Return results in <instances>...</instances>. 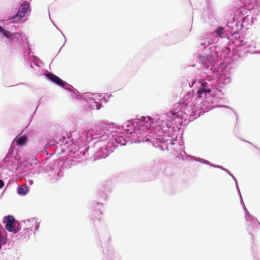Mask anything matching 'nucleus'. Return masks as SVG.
Instances as JSON below:
<instances>
[{
  "instance_id": "obj_1",
  "label": "nucleus",
  "mask_w": 260,
  "mask_h": 260,
  "mask_svg": "<svg viewBox=\"0 0 260 260\" xmlns=\"http://www.w3.org/2000/svg\"><path fill=\"white\" fill-rule=\"evenodd\" d=\"M174 118V116L171 114L170 111L167 114H157L154 118L148 116L141 119H131L125 122L123 128L127 133L133 132L138 134V141L143 139L137 143L150 142L161 150L168 151L169 145H173L177 141L171 136L181 129Z\"/></svg>"
},
{
  "instance_id": "obj_2",
  "label": "nucleus",
  "mask_w": 260,
  "mask_h": 260,
  "mask_svg": "<svg viewBox=\"0 0 260 260\" xmlns=\"http://www.w3.org/2000/svg\"><path fill=\"white\" fill-rule=\"evenodd\" d=\"M67 138L64 136H59L56 139L49 140L45 144L44 148L42 150V152H45L47 155L52 156L55 153L57 154H63L68 149L70 154H73L74 158H79L86 160L87 157L86 155H89L90 153L93 161L105 158L108 156V151H106V147L101 142H94L90 146L84 143H72L69 145V141H71V138L66 133Z\"/></svg>"
},
{
  "instance_id": "obj_3",
  "label": "nucleus",
  "mask_w": 260,
  "mask_h": 260,
  "mask_svg": "<svg viewBox=\"0 0 260 260\" xmlns=\"http://www.w3.org/2000/svg\"><path fill=\"white\" fill-rule=\"evenodd\" d=\"M124 125L125 123L121 125L118 130L110 131V126L108 123L101 122L91 127H87L83 133V137H85L86 142L99 139L94 142H102L105 146L109 155L118 147V145L124 146L128 142L137 143V142L140 141H138V137L137 136V134H134L133 132L129 134L124 130L123 126ZM142 140L141 139L140 141Z\"/></svg>"
},
{
  "instance_id": "obj_4",
  "label": "nucleus",
  "mask_w": 260,
  "mask_h": 260,
  "mask_svg": "<svg viewBox=\"0 0 260 260\" xmlns=\"http://www.w3.org/2000/svg\"><path fill=\"white\" fill-rule=\"evenodd\" d=\"M215 81V80H197L191 79L190 81L187 80L183 83L185 86L188 84L189 88L192 87L197 83L200 84V86L197 87L198 90L194 92V96L195 104L198 111V116L214 108L212 99L223 94L221 90L213 89V84Z\"/></svg>"
},
{
  "instance_id": "obj_5",
  "label": "nucleus",
  "mask_w": 260,
  "mask_h": 260,
  "mask_svg": "<svg viewBox=\"0 0 260 260\" xmlns=\"http://www.w3.org/2000/svg\"><path fill=\"white\" fill-rule=\"evenodd\" d=\"M194 96V90L192 89L183 96L181 101L175 104L171 110L174 121L179 125H185L199 117Z\"/></svg>"
},
{
  "instance_id": "obj_6",
  "label": "nucleus",
  "mask_w": 260,
  "mask_h": 260,
  "mask_svg": "<svg viewBox=\"0 0 260 260\" xmlns=\"http://www.w3.org/2000/svg\"><path fill=\"white\" fill-rule=\"evenodd\" d=\"M243 27V24L238 20H233V21L228 22L225 26H218L213 32L209 34L205 42L201 43L200 45L204 47L205 50H211V47L209 46L217 43L219 38L221 39L226 38L229 39L230 36L238 34Z\"/></svg>"
},
{
  "instance_id": "obj_7",
  "label": "nucleus",
  "mask_w": 260,
  "mask_h": 260,
  "mask_svg": "<svg viewBox=\"0 0 260 260\" xmlns=\"http://www.w3.org/2000/svg\"><path fill=\"white\" fill-rule=\"evenodd\" d=\"M46 78L49 81L55 84L56 85L63 88L64 89L71 92V96L73 99H76L80 100L81 94L72 85L63 81L60 78L51 72H48L45 74Z\"/></svg>"
},
{
  "instance_id": "obj_8",
  "label": "nucleus",
  "mask_w": 260,
  "mask_h": 260,
  "mask_svg": "<svg viewBox=\"0 0 260 260\" xmlns=\"http://www.w3.org/2000/svg\"><path fill=\"white\" fill-rule=\"evenodd\" d=\"M241 4L236 11L237 15L250 14L257 15L260 12V0H240Z\"/></svg>"
},
{
  "instance_id": "obj_9",
  "label": "nucleus",
  "mask_w": 260,
  "mask_h": 260,
  "mask_svg": "<svg viewBox=\"0 0 260 260\" xmlns=\"http://www.w3.org/2000/svg\"><path fill=\"white\" fill-rule=\"evenodd\" d=\"M209 53H207L204 50V52L199 55V61L205 67V72L206 75H210L212 73L217 71V68L215 66V58L213 55L214 51L209 50Z\"/></svg>"
},
{
  "instance_id": "obj_10",
  "label": "nucleus",
  "mask_w": 260,
  "mask_h": 260,
  "mask_svg": "<svg viewBox=\"0 0 260 260\" xmlns=\"http://www.w3.org/2000/svg\"><path fill=\"white\" fill-rule=\"evenodd\" d=\"M0 33L10 41V46L13 49H19L23 43V34L22 32H11L6 30L0 24Z\"/></svg>"
},
{
  "instance_id": "obj_11",
  "label": "nucleus",
  "mask_w": 260,
  "mask_h": 260,
  "mask_svg": "<svg viewBox=\"0 0 260 260\" xmlns=\"http://www.w3.org/2000/svg\"><path fill=\"white\" fill-rule=\"evenodd\" d=\"M215 80L216 81L213 84L214 90H219L217 87L223 88L224 85L231 82V78L225 75L221 74L217 69V71L211 73L210 75H206V77L201 78L199 80Z\"/></svg>"
},
{
  "instance_id": "obj_12",
  "label": "nucleus",
  "mask_w": 260,
  "mask_h": 260,
  "mask_svg": "<svg viewBox=\"0 0 260 260\" xmlns=\"http://www.w3.org/2000/svg\"><path fill=\"white\" fill-rule=\"evenodd\" d=\"M23 43L20 48H22L23 49V57L24 60L26 62H28L31 60L36 66L40 67L39 63L40 62L43 63L42 61L37 56L33 54V52L30 48V45L27 40V38L25 35H23Z\"/></svg>"
},
{
  "instance_id": "obj_13",
  "label": "nucleus",
  "mask_w": 260,
  "mask_h": 260,
  "mask_svg": "<svg viewBox=\"0 0 260 260\" xmlns=\"http://www.w3.org/2000/svg\"><path fill=\"white\" fill-rule=\"evenodd\" d=\"M28 137L29 135L26 133L23 135H21V134L18 135L11 144L8 152L4 160L8 159L7 161H9V159L10 158L14 157V153L15 151V145L20 147L25 146L28 142Z\"/></svg>"
},
{
  "instance_id": "obj_14",
  "label": "nucleus",
  "mask_w": 260,
  "mask_h": 260,
  "mask_svg": "<svg viewBox=\"0 0 260 260\" xmlns=\"http://www.w3.org/2000/svg\"><path fill=\"white\" fill-rule=\"evenodd\" d=\"M3 223L5 224V230L14 234L18 233L21 229L20 222L12 215L4 216Z\"/></svg>"
},
{
  "instance_id": "obj_15",
  "label": "nucleus",
  "mask_w": 260,
  "mask_h": 260,
  "mask_svg": "<svg viewBox=\"0 0 260 260\" xmlns=\"http://www.w3.org/2000/svg\"><path fill=\"white\" fill-rule=\"evenodd\" d=\"M31 11L30 5L29 2L23 1L19 6L16 13L10 17L9 19L13 23L18 22L22 18L25 17L27 13Z\"/></svg>"
},
{
  "instance_id": "obj_16",
  "label": "nucleus",
  "mask_w": 260,
  "mask_h": 260,
  "mask_svg": "<svg viewBox=\"0 0 260 260\" xmlns=\"http://www.w3.org/2000/svg\"><path fill=\"white\" fill-rule=\"evenodd\" d=\"M94 94L90 92H86L81 94L80 100L84 101L86 103L85 108L88 110H100L102 107L101 103L97 102L92 97Z\"/></svg>"
},
{
  "instance_id": "obj_17",
  "label": "nucleus",
  "mask_w": 260,
  "mask_h": 260,
  "mask_svg": "<svg viewBox=\"0 0 260 260\" xmlns=\"http://www.w3.org/2000/svg\"><path fill=\"white\" fill-rule=\"evenodd\" d=\"M63 173L58 167H55L47 172L46 179L49 183L58 182L63 176Z\"/></svg>"
},
{
  "instance_id": "obj_18",
  "label": "nucleus",
  "mask_w": 260,
  "mask_h": 260,
  "mask_svg": "<svg viewBox=\"0 0 260 260\" xmlns=\"http://www.w3.org/2000/svg\"><path fill=\"white\" fill-rule=\"evenodd\" d=\"M112 189L109 183L104 184L103 185L100 186L98 190L97 196L99 198L100 201H106L108 198V193L111 192Z\"/></svg>"
},
{
  "instance_id": "obj_19",
  "label": "nucleus",
  "mask_w": 260,
  "mask_h": 260,
  "mask_svg": "<svg viewBox=\"0 0 260 260\" xmlns=\"http://www.w3.org/2000/svg\"><path fill=\"white\" fill-rule=\"evenodd\" d=\"M102 203L97 202H93L91 204V209L92 210V214L91 220L95 222V219L100 220V216L102 214V212L101 210V207L103 206Z\"/></svg>"
},
{
  "instance_id": "obj_20",
  "label": "nucleus",
  "mask_w": 260,
  "mask_h": 260,
  "mask_svg": "<svg viewBox=\"0 0 260 260\" xmlns=\"http://www.w3.org/2000/svg\"><path fill=\"white\" fill-rule=\"evenodd\" d=\"M245 219L249 223L248 224L247 230L248 231L249 234L251 236L252 242H254V236L251 233L252 230L250 229V228L251 227L252 228H253L257 224H259L260 225V223L258 222L257 219L255 217L252 215L251 214L246 215Z\"/></svg>"
},
{
  "instance_id": "obj_21",
  "label": "nucleus",
  "mask_w": 260,
  "mask_h": 260,
  "mask_svg": "<svg viewBox=\"0 0 260 260\" xmlns=\"http://www.w3.org/2000/svg\"><path fill=\"white\" fill-rule=\"evenodd\" d=\"M177 34L175 31H170L166 34V39L168 41V45L175 44L177 42Z\"/></svg>"
},
{
  "instance_id": "obj_22",
  "label": "nucleus",
  "mask_w": 260,
  "mask_h": 260,
  "mask_svg": "<svg viewBox=\"0 0 260 260\" xmlns=\"http://www.w3.org/2000/svg\"><path fill=\"white\" fill-rule=\"evenodd\" d=\"M239 42L240 43V45L241 46L247 48H253L255 49L256 48V46L259 45V44H257L254 41H251L250 42H249L248 41H245L244 39H240L239 40Z\"/></svg>"
},
{
  "instance_id": "obj_23",
  "label": "nucleus",
  "mask_w": 260,
  "mask_h": 260,
  "mask_svg": "<svg viewBox=\"0 0 260 260\" xmlns=\"http://www.w3.org/2000/svg\"><path fill=\"white\" fill-rule=\"evenodd\" d=\"M29 189L30 188L26 184L23 185H18L17 192L21 196H24L28 192Z\"/></svg>"
},
{
  "instance_id": "obj_24",
  "label": "nucleus",
  "mask_w": 260,
  "mask_h": 260,
  "mask_svg": "<svg viewBox=\"0 0 260 260\" xmlns=\"http://www.w3.org/2000/svg\"><path fill=\"white\" fill-rule=\"evenodd\" d=\"M251 251L253 260H260L258 249L256 244L254 242H251Z\"/></svg>"
},
{
  "instance_id": "obj_25",
  "label": "nucleus",
  "mask_w": 260,
  "mask_h": 260,
  "mask_svg": "<svg viewBox=\"0 0 260 260\" xmlns=\"http://www.w3.org/2000/svg\"><path fill=\"white\" fill-rule=\"evenodd\" d=\"M3 233H0V250L2 246L5 245L8 241L7 232L5 230H3Z\"/></svg>"
},
{
  "instance_id": "obj_26",
  "label": "nucleus",
  "mask_w": 260,
  "mask_h": 260,
  "mask_svg": "<svg viewBox=\"0 0 260 260\" xmlns=\"http://www.w3.org/2000/svg\"><path fill=\"white\" fill-rule=\"evenodd\" d=\"M32 232V225L30 227L24 228V230L19 235H21L20 237H23L24 239H27L29 237V235H31Z\"/></svg>"
},
{
  "instance_id": "obj_27",
  "label": "nucleus",
  "mask_w": 260,
  "mask_h": 260,
  "mask_svg": "<svg viewBox=\"0 0 260 260\" xmlns=\"http://www.w3.org/2000/svg\"><path fill=\"white\" fill-rule=\"evenodd\" d=\"M192 157L193 158V160L194 161H198L205 165H207L212 167L213 164L207 160L204 159L200 157H197L196 156H192Z\"/></svg>"
},
{
  "instance_id": "obj_28",
  "label": "nucleus",
  "mask_w": 260,
  "mask_h": 260,
  "mask_svg": "<svg viewBox=\"0 0 260 260\" xmlns=\"http://www.w3.org/2000/svg\"><path fill=\"white\" fill-rule=\"evenodd\" d=\"M219 107H224V108H229V109H231L232 110H233L236 116V118H237V122H236V126L238 125V114L235 111H234L233 109L231 108V107H230L229 106H226V105H220L219 106Z\"/></svg>"
},
{
  "instance_id": "obj_29",
  "label": "nucleus",
  "mask_w": 260,
  "mask_h": 260,
  "mask_svg": "<svg viewBox=\"0 0 260 260\" xmlns=\"http://www.w3.org/2000/svg\"><path fill=\"white\" fill-rule=\"evenodd\" d=\"M241 204L242 205V207H243V210H244V214H245V216L246 217V215H249V214H250L247 209L246 208L245 204H244V202L243 201V203L242 202H240Z\"/></svg>"
},
{
  "instance_id": "obj_30",
  "label": "nucleus",
  "mask_w": 260,
  "mask_h": 260,
  "mask_svg": "<svg viewBox=\"0 0 260 260\" xmlns=\"http://www.w3.org/2000/svg\"><path fill=\"white\" fill-rule=\"evenodd\" d=\"M74 162L75 161L73 159L67 160L66 161L64 162V166L67 167V166H70V165H73L75 164Z\"/></svg>"
},
{
  "instance_id": "obj_31",
  "label": "nucleus",
  "mask_w": 260,
  "mask_h": 260,
  "mask_svg": "<svg viewBox=\"0 0 260 260\" xmlns=\"http://www.w3.org/2000/svg\"><path fill=\"white\" fill-rule=\"evenodd\" d=\"M212 167L221 169V170H223V171H224V170H225V169H226V168H224L222 166H220V165H215V164H212Z\"/></svg>"
},
{
  "instance_id": "obj_32",
  "label": "nucleus",
  "mask_w": 260,
  "mask_h": 260,
  "mask_svg": "<svg viewBox=\"0 0 260 260\" xmlns=\"http://www.w3.org/2000/svg\"><path fill=\"white\" fill-rule=\"evenodd\" d=\"M54 25H55V27L57 28V29H58V30H59V31H60V32H61V35L63 36V38H64V42L63 44L62 45V46L61 47V48H60V49H59V50L58 53H59V52H60V50H61V48L63 47V46L64 45L65 43H66V42H67V39H66V37L64 36V35H63V34L62 33V32L60 29H59L58 28V27H57L55 24H54Z\"/></svg>"
},
{
  "instance_id": "obj_33",
  "label": "nucleus",
  "mask_w": 260,
  "mask_h": 260,
  "mask_svg": "<svg viewBox=\"0 0 260 260\" xmlns=\"http://www.w3.org/2000/svg\"><path fill=\"white\" fill-rule=\"evenodd\" d=\"M223 52L224 53V57H225L226 55L231 53V49H229V47H227L226 50H224Z\"/></svg>"
},
{
  "instance_id": "obj_34",
  "label": "nucleus",
  "mask_w": 260,
  "mask_h": 260,
  "mask_svg": "<svg viewBox=\"0 0 260 260\" xmlns=\"http://www.w3.org/2000/svg\"><path fill=\"white\" fill-rule=\"evenodd\" d=\"M237 190V192H238V194L239 196V198H240V202H242L243 203V198H242V194H241V191H240V189H238Z\"/></svg>"
},
{
  "instance_id": "obj_35",
  "label": "nucleus",
  "mask_w": 260,
  "mask_h": 260,
  "mask_svg": "<svg viewBox=\"0 0 260 260\" xmlns=\"http://www.w3.org/2000/svg\"><path fill=\"white\" fill-rule=\"evenodd\" d=\"M22 222H23L24 223H25L26 225H28V226L30 225V219L24 220H23Z\"/></svg>"
},
{
  "instance_id": "obj_36",
  "label": "nucleus",
  "mask_w": 260,
  "mask_h": 260,
  "mask_svg": "<svg viewBox=\"0 0 260 260\" xmlns=\"http://www.w3.org/2000/svg\"><path fill=\"white\" fill-rule=\"evenodd\" d=\"M251 51L253 52V53L254 54H260V50H253L252 49H251Z\"/></svg>"
},
{
  "instance_id": "obj_37",
  "label": "nucleus",
  "mask_w": 260,
  "mask_h": 260,
  "mask_svg": "<svg viewBox=\"0 0 260 260\" xmlns=\"http://www.w3.org/2000/svg\"><path fill=\"white\" fill-rule=\"evenodd\" d=\"M27 182H28V184H29V185H32V184H33V183H34V181H33V180H31V179H29V180H27Z\"/></svg>"
},
{
  "instance_id": "obj_38",
  "label": "nucleus",
  "mask_w": 260,
  "mask_h": 260,
  "mask_svg": "<svg viewBox=\"0 0 260 260\" xmlns=\"http://www.w3.org/2000/svg\"><path fill=\"white\" fill-rule=\"evenodd\" d=\"M235 182V186H236V189L237 190L239 189L240 188H239V186L238 181H236V182Z\"/></svg>"
},
{
  "instance_id": "obj_39",
  "label": "nucleus",
  "mask_w": 260,
  "mask_h": 260,
  "mask_svg": "<svg viewBox=\"0 0 260 260\" xmlns=\"http://www.w3.org/2000/svg\"><path fill=\"white\" fill-rule=\"evenodd\" d=\"M39 227H40L39 223H38L36 224V225L35 226V229L36 231H37V230H38Z\"/></svg>"
},
{
  "instance_id": "obj_40",
  "label": "nucleus",
  "mask_w": 260,
  "mask_h": 260,
  "mask_svg": "<svg viewBox=\"0 0 260 260\" xmlns=\"http://www.w3.org/2000/svg\"><path fill=\"white\" fill-rule=\"evenodd\" d=\"M231 177L233 178L235 182H236V181H237L236 178L234 176V175Z\"/></svg>"
},
{
  "instance_id": "obj_41",
  "label": "nucleus",
  "mask_w": 260,
  "mask_h": 260,
  "mask_svg": "<svg viewBox=\"0 0 260 260\" xmlns=\"http://www.w3.org/2000/svg\"><path fill=\"white\" fill-rule=\"evenodd\" d=\"M28 63H30V67L32 69H34V67L32 65V63H31V60L30 61V62H28Z\"/></svg>"
},
{
  "instance_id": "obj_42",
  "label": "nucleus",
  "mask_w": 260,
  "mask_h": 260,
  "mask_svg": "<svg viewBox=\"0 0 260 260\" xmlns=\"http://www.w3.org/2000/svg\"><path fill=\"white\" fill-rule=\"evenodd\" d=\"M19 84H22V85H25V86H28V84H27L26 83H19L17 85H19Z\"/></svg>"
},
{
  "instance_id": "obj_43",
  "label": "nucleus",
  "mask_w": 260,
  "mask_h": 260,
  "mask_svg": "<svg viewBox=\"0 0 260 260\" xmlns=\"http://www.w3.org/2000/svg\"><path fill=\"white\" fill-rule=\"evenodd\" d=\"M224 172H225L228 174L230 173V171L227 169H226L225 170H224Z\"/></svg>"
},
{
  "instance_id": "obj_44",
  "label": "nucleus",
  "mask_w": 260,
  "mask_h": 260,
  "mask_svg": "<svg viewBox=\"0 0 260 260\" xmlns=\"http://www.w3.org/2000/svg\"><path fill=\"white\" fill-rule=\"evenodd\" d=\"M106 234L107 235L108 239H110V235H109V233L108 232H106Z\"/></svg>"
},
{
  "instance_id": "obj_45",
  "label": "nucleus",
  "mask_w": 260,
  "mask_h": 260,
  "mask_svg": "<svg viewBox=\"0 0 260 260\" xmlns=\"http://www.w3.org/2000/svg\"><path fill=\"white\" fill-rule=\"evenodd\" d=\"M102 240L101 239H100V242L99 243V245H101V246H102Z\"/></svg>"
},
{
  "instance_id": "obj_46",
  "label": "nucleus",
  "mask_w": 260,
  "mask_h": 260,
  "mask_svg": "<svg viewBox=\"0 0 260 260\" xmlns=\"http://www.w3.org/2000/svg\"><path fill=\"white\" fill-rule=\"evenodd\" d=\"M254 20H256V18H253V17H252L251 18V21L252 23H253V21Z\"/></svg>"
},
{
  "instance_id": "obj_47",
  "label": "nucleus",
  "mask_w": 260,
  "mask_h": 260,
  "mask_svg": "<svg viewBox=\"0 0 260 260\" xmlns=\"http://www.w3.org/2000/svg\"><path fill=\"white\" fill-rule=\"evenodd\" d=\"M229 175L231 177H232V176L233 175V174H232L231 172L229 174Z\"/></svg>"
},
{
  "instance_id": "obj_48",
  "label": "nucleus",
  "mask_w": 260,
  "mask_h": 260,
  "mask_svg": "<svg viewBox=\"0 0 260 260\" xmlns=\"http://www.w3.org/2000/svg\"><path fill=\"white\" fill-rule=\"evenodd\" d=\"M229 175L231 177H232V176L233 175V174H232L231 172L229 174Z\"/></svg>"
},
{
  "instance_id": "obj_49",
  "label": "nucleus",
  "mask_w": 260,
  "mask_h": 260,
  "mask_svg": "<svg viewBox=\"0 0 260 260\" xmlns=\"http://www.w3.org/2000/svg\"><path fill=\"white\" fill-rule=\"evenodd\" d=\"M16 239H19V237H17V236L16 235Z\"/></svg>"
},
{
  "instance_id": "obj_50",
  "label": "nucleus",
  "mask_w": 260,
  "mask_h": 260,
  "mask_svg": "<svg viewBox=\"0 0 260 260\" xmlns=\"http://www.w3.org/2000/svg\"><path fill=\"white\" fill-rule=\"evenodd\" d=\"M48 14H49V18H50V12H49V10H48Z\"/></svg>"
},
{
  "instance_id": "obj_51",
  "label": "nucleus",
  "mask_w": 260,
  "mask_h": 260,
  "mask_svg": "<svg viewBox=\"0 0 260 260\" xmlns=\"http://www.w3.org/2000/svg\"><path fill=\"white\" fill-rule=\"evenodd\" d=\"M205 13V11L204 10L203 13V15H204Z\"/></svg>"
},
{
  "instance_id": "obj_52",
  "label": "nucleus",
  "mask_w": 260,
  "mask_h": 260,
  "mask_svg": "<svg viewBox=\"0 0 260 260\" xmlns=\"http://www.w3.org/2000/svg\"><path fill=\"white\" fill-rule=\"evenodd\" d=\"M39 102H40V101L38 102V106H37V107L39 106Z\"/></svg>"
},
{
  "instance_id": "obj_53",
  "label": "nucleus",
  "mask_w": 260,
  "mask_h": 260,
  "mask_svg": "<svg viewBox=\"0 0 260 260\" xmlns=\"http://www.w3.org/2000/svg\"><path fill=\"white\" fill-rule=\"evenodd\" d=\"M213 47H214V48H216V46H215V45H214Z\"/></svg>"
},
{
  "instance_id": "obj_54",
  "label": "nucleus",
  "mask_w": 260,
  "mask_h": 260,
  "mask_svg": "<svg viewBox=\"0 0 260 260\" xmlns=\"http://www.w3.org/2000/svg\"><path fill=\"white\" fill-rule=\"evenodd\" d=\"M36 109H37V108ZM36 111H37V109H35V111L34 113H35Z\"/></svg>"
}]
</instances>
